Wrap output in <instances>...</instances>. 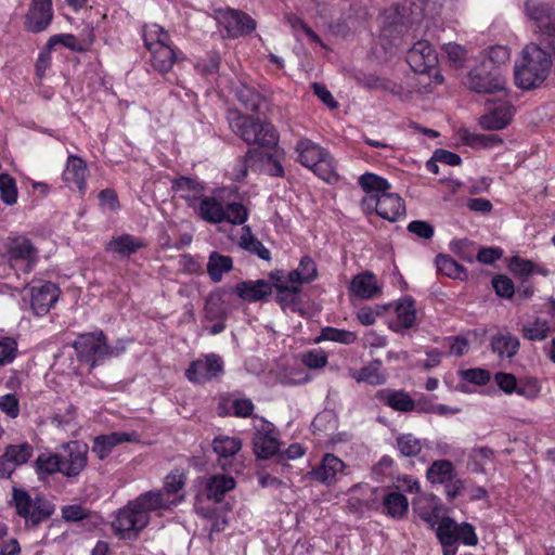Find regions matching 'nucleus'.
I'll list each match as a JSON object with an SVG mask.
<instances>
[{
	"label": "nucleus",
	"mask_w": 555,
	"mask_h": 555,
	"mask_svg": "<svg viewBox=\"0 0 555 555\" xmlns=\"http://www.w3.org/2000/svg\"><path fill=\"white\" fill-rule=\"evenodd\" d=\"M196 216L202 220L219 224L229 222L234 225L244 224L248 219V209L241 203L232 202L223 205L214 196H204L194 209Z\"/></svg>",
	"instance_id": "nucleus-2"
},
{
	"label": "nucleus",
	"mask_w": 555,
	"mask_h": 555,
	"mask_svg": "<svg viewBox=\"0 0 555 555\" xmlns=\"http://www.w3.org/2000/svg\"><path fill=\"white\" fill-rule=\"evenodd\" d=\"M0 196L7 205H13L17 201L16 182L8 173L0 175Z\"/></svg>",
	"instance_id": "nucleus-57"
},
{
	"label": "nucleus",
	"mask_w": 555,
	"mask_h": 555,
	"mask_svg": "<svg viewBox=\"0 0 555 555\" xmlns=\"http://www.w3.org/2000/svg\"><path fill=\"white\" fill-rule=\"evenodd\" d=\"M228 121L231 130L247 144L272 149L279 143L274 126L258 118L243 115L236 111L229 112Z\"/></svg>",
	"instance_id": "nucleus-1"
},
{
	"label": "nucleus",
	"mask_w": 555,
	"mask_h": 555,
	"mask_svg": "<svg viewBox=\"0 0 555 555\" xmlns=\"http://www.w3.org/2000/svg\"><path fill=\"white\" fill-rule=\"evenodd\" d=\"M358 336L354 332L348 330L336 328L332 326H326L321 330L320 335L315 339L317 343L328 340L334 343H339L343 345H351L356 343Z\"/></svg>",
	"instance_id": "nucleus-43"
},
{
	"label": "nucleus",
	"mask_w": 555,
	"mask_h": 555,
	"mask_svg": "<svg viewBox=\"0 0 555 555\" xmlns=\"http://www.w3.org/2000/svg\"><path fill=\"white\" fill-rule=\"evenodd\" d=\"M238 245L246 251L257 255L262 260H270V250L253 234L249 225L242 228Z\"/></svg>",
	"instance_id": "nucleus-36"
},
{
	"label": "nucleus",
	"mask_w": 555,
	"mask_h": 555,
	"mask_svg": "<svg viewBox=\"0 0 555 555\" xmlns=\"http://www.w3.org/2000/svg\"><path fill=\"white\" fill-rule=\"evenodd\" d=\"M466 85L476 93H498L506 89V79L501 67L492 66L491 61H480L467 74Z\"/></svg>",
	"instance_id": "nucleus-7"
},
{
	"label": "nucleus",
	"mask_w": 555,
	"mask_h": 555,
	"mask_svg": "<svg viewBox=\"0 0 555 555\" xmlns=\"http://www.w3.org/2000/svg\"><path fill=\"white\" fill-rule=\"evenodd\" d=\"M3 455L13 464L14 469L28 462L33 455V447L25 442L21 444H10L5 448Z\"/></svg>",
	"instance_id": "nucleus-49"
},
{
	"label": "nucleus",
	"mask_w": 555,
	"mask_h": 555,
	"mask_svg": "<svg viewBox=\"0 0 555 555\" xmlns=\"http://www.w3.org/2000/svg\"><path fill=\"white\" fill-rule=\"evenodd\" d=\"M56 46H63L72 51H80L81 47L79 44L78 39L72 34H57L53 35L49 38L47 42V53H41L39 56V62L43 60L50 59V51L53 50Z\"/></svg>",
	"instance_id": "nucleus-46"
},
{
	"label": "nucleus",
	"mask_w": 555,
	"mask_h": 555,
	"mask_svg": "<svg viewBox=\"0 0 555 555\" xmlns=\"http://www.w3.org/2000/svg\"><path fill=\"white\" fill-rule=\"evenodd\" d=\"M408 231L420 238L430 240L434 236V227L427 221L414 220L408 224Z\"/></svg>",
	"instance_id": "nucleus-64"
},
{
	"label": "nucleus",
	"mask_w": 555,
	"mask_h": 555,
	"mask_svg": "<svg viewBox=\"0 0 555 555\" xmlns=\"http://www.w3.org/2000/svg\"><path fill=\"white\" fill-rule=\"evenodd\" d=\"M61 455L57 453H41L36 460V470L39 476H50L61 473Z\"/></svg>",
	"instance_id": "nucleus-45"
},
{
	"label": "nucleus",
	"mask_w": 555,
	"mask_h": 555,
	"mask_svg": "<svg viewBox=\"0 0 555 555\" xmlns=\"http://www.w3.org/2000/svg\"><path fill=\"white\" fill-rule=\"evenodd\" d=\"M436 525V537L442 545V555H456L457 543L466 546L478 544L475 528L468 522L457 524L454 519L444 516Z\"/></svg>",
	"instance_id": "nucleus-3"
},
{
	"label": "nucleus",
	"mask_w": 555,
	"mask_h": 555,
	"mask_svg": "<svg viewBox=\"0 0 555 555\" xmlns=\"http://www.w3.org/2000/svg\"><path fill=\"white\" fill-rule=\"evenodd\" d=\"M150 522V517L139 511L131 500L122 508H119L112 521L114 533L120 539H133Z\"/></svg>",
	"instance_id": "nucleus-8"
},
{
	"label": "nucleus",
	"mask_w": 555,
	"mask_h": 555,
	"mask_svg": "<svg viewBox=\"0 0 555 555\" xmlns=\"http://www.w3.org/2000/svg\"><path fill=\"white\" fill-rule=\"evenodd\" d=\"M186 476L183 472L175 469L170 472L164 479V488L158 491L167 498L171 507L178 506L184 501L185 495L183 489L185 486Z\"/></svg>",
	"instance_id": "nucleus-24"
},
{
	"label": "nucleus",
	"mask_w": 555,
	"mask_h": 555,
	"mask_svg": "<svg viewBox=\"0 0 555 555\" xmlns=\"http://www.w3.org/2000/svg\"><path fill=\"white\" fill-rule=\"evenodd\" d=\"M358 183L365 192V196L379 197L380 194L389 192L390 189L386 179L371 172L360 176Z\"/></svg>",
	"instance_id": "nucleus-39"
},
{
	"label": "nucleus",
	"mask_w": 555,
	"mask_h": 555,
	"mask_svg": "<svg viewBox=\"0 0 555 555\" xmlns=\"http://www.w3.org/2000/svg\"><path fill=\"white\" fill-rule=\"evenodd\" d=\"M53 20L51 0H31L25 16L24 27L29 33L44 31Z\"/></svg>",
	"instance_id": "nucleus-16"
},
{
	"label": "nucleus",
	"mask_w": 555,
	"mask_h": 555,
	"mask_svg": "<svg viewBox=\"0 0 555 555\" xmlns=\"http://www.w3.org/2000/svg\"><path fill=\"white\" fill-rule=\"evenodd\" d=\"M234 292L241 299L256 302L271 295L272 284L264 280L242 281L235 285Z\"/></svg>",
	"instance_id": "nucleus-25"
},
{
	"label": "nucleus",
	"mask_w": 555,
	"mask_h": 555,
	"mask_svg": "<svg viewBox=\"0 0 555 555\" xmlns=\"http://www.w3.org/2000/svg\"><path fill=\"white\" fill-rule=\"evenodd\" d=\"M233 269V260L230 256L221 255L218 251H211L207 261V273L212 282L218 283L223 274Z\"/></svg>",
	"instance_id": "nucleus-34"
},
{
	"label": "nucleus",
	"mask_w": 555,
	"mask_h": 555,
	"mask_svg": "<svg viewBox=\"0 0 555 555\" xmlns=\"http://www.w3.org/2000/svg\"><path fill=\"white\" fill-rule=\"evenodd\" d=\"M138 506L139 511L144 512L145 516L150 517L152 512H167L172 507L169 501L158 490L146 491L141 493L132 500Z\"/></svg>",
	"instance_id": "nucleus-28"
},
{
	"label": "nucleus",
	"mask_w": 555,
	"mask_h": 555,
	"mask_svg": "<svg viewBox=\"0 0 555 555\" xmlns=\"http://www.w3.org/2000/svg\"><path fill=\"white\" fill-rule=\"evenodd\" d=\"M61 474L68 479H77L88 464L89 448L80 441H69L62 446Z\"/></svg>",
	"instance_id": "nucleus-10"
},
{
	"label": "nucleus",
	"mask_w": 555,
	"mask_h": 555,
	"mask_svg": "<svg viewBox=\"0 0 555 555\" xmlns=\"http://www.w3.org/2000/svg\"><path fill=\"white\" fill-rule=\"evenodd\" d=\"M78 359L90 364L91 367L103 362L104 359L112 356H119L124 351L108 346L106 337L102 331L94 333L80 334L73 344Z\"/></svg>",
	"instance_id": "nucleus-6"
},
{
	"label": "nucleus",
	"mask_w": 555,
	"mask_h": 555,
	"mask_svg": "<svg viewBox=\"0 0 555 555\" xmlns=\"http://www.w3.org/2000/svg\"><path fill=\"white\" fill-rule=\"evenodd\" d=\"M134 441H138V434L134 431H115L101 435L93 439L92 452L99 460H105L118 444Z\"/></svg>",
	"instance_id": "nucleus-19"
},
{
	"label": "nucleus",
	"mask_w": 555,
	"mask_h": 555,
	"mask_svg": "<svg viewBox=\"0 0 555 555\" xmlns=\"http://www.w3.org/2000/svg\"><path fill=\"white\" fill-rule=\"evenodd\" d=\"M86 175L87 165L85 160L78 156L70 155L63 171V180L70 189H77L82 192L86 188Z\"/></svg>",
	"instance_id": "nucleus-27"
},
{
	"label": "nucleus",
	"mask_w": 555,
	"mask_h": 555,
	"mask_svg": "<svg viewBox=\"0 0 555 555\" xmlns=\"http://www.w3.org/2000/svg\"><path fill=\"white\" fill-rule=\"evenodd\" d=\"M493 450L489 447L472 449L468 457V467L473 473H483L485 466L493 459Z\"/></svg>",
	"instance_id": "nucleus-50"
},
{
	"label": "nucleus",
	"mask_w": 555,
	"mask_h": 555,
	"mask_svg": "<svg viewBox=\"0 0 555 555\" xmlns=\"http://www.w3.org/2000/svg\"><path fill=\"white\" fill-rule=\"evenodd\" d=\"M406 61L415 73H427L438 64V54L427 40H420L408 51Z\"/></svg>",
	"instance_id": "nucleus-17"
},
{
	"label": "nucleus",
	"mask_w": 555,
	"mask_h": 555,
	"mask_svg": "<svg viewBox=\"0 0 555 555\" xmlns=\"http://www.w3.org/2000/svg\"><path fill=\"white\" fill-rule=\"evenodd\" d=\"M272 287L276 292V301L283 310L296 311L301 304V287L288 282L284 278V271H275L270 274Z\"/></svg>",
	"instance_id": "nucleus-15"
},
{
	"label": "nucleus",
	"mask_w": 555,
	"mask_h": 555,
	"mask_svg": "<svg viewBox=\"0 0 555 555\" xmlns=\"http://www.w3.org/2000/svg\"><path fill=\"white\" fill-rule=\"evenodd\" d=\"M493 288L500 297L511 298L515 288L513 281L505 275H498L492 280Z\"/></svg>",
	"instance_id": "nucleus-62"
},
{
	"label": "nucleus",
	"mask_w": 555,
	"mask_h": 555,
	"mask_svg": "<svg viewBox=\"0 0 555 555\" xmlns=\"http://www.w3.org/2000/svg\"><path fill=\"white\" fill-rule=\"evenodd\" d=\"M263 157L262 152H260L257 149H249L244 156H242L238 160L236 166L234 167V179L235 180H242L244 179L247 173L248 169L253 168V166L261 160Z\"/></svg>",
	"instance_id": "nucleus-52"
},
{
	"label": "nucleus",
	"mask_w": 555,
	"mask_h": 555,
	"mask_svg": "<svg viewBox=\"0 0 555 555\" xmlns=\"http://www.w3.org/2000/svg\"><path fill=\"white\" fill-rule=\"evenodd\" d=\"M396 314L398 326L402 328L412 327L416 319L414 300L410 297L399 300L396 307Z\"/></svg>",
	"instance_id": "nucleus-44"
},
{
	"label": "nucleus",
	"mask_w": 555,
	"mask_h": 555,
	"mask_svg": "<svg viewBox=\"0 0 555 555\" xmlns=\"http://www.w3.org/2000/svg\"><path fill=\"white\" fill-rule=\"evenodd\" d=\"M173 192L184 199L189 207L195 209L198 202L205 196L204 186L195 179L189 177H180L172 181Z\"/></svg>",
	"instance_id": "nucleus-23"
},
{
	"label": "nucleus",
	"mask_w": 555,
	"mask_h": 555,
	"mask_svg": "<svg viewBox=\"0 0 555 555\" xmlns=\"http://www.w3.org/2000/svg\"><path fill=\"white\" fill-rule=\"evenodd\" d=\"M0 410L10 418H16L20 415V400L14 393L0 396Z\"/></svg>",
	"instance_id": "nucleus-61"
},
{
	"label": "nucleus",
	"mask_w": 555,
	"mask_h": 555,
	"mask_svg": "<svg viewBox=\"0 0 555 555\" xmlns=\"http://www.w3.org/2000/svg\"><path fill=\"white\" fill-rule=\"evenodd\" d=\"M9 254L12 259H22L27 261V269L31 270L34 263L37 261L38 250L30 240L17 237L12 242Z\"/></svg>",
	"instance_id": "nucleus-33"
},
{
	"label": "nucleus",
	"mask_w": 555,
	"mask_h": 555,
	"mask_svg": "<svg viewBox=\"0 0 555 555\" xmlns=\"http://www.w3.org/2000/svg\"><path fill=\"white\" fill-rule=\"evenodd\" d=\"M375 398L397 412L406 413L416 409L414 399L404 390L384 388L376 392Z\"/></svg>",
	"instance_id": "nucleus-21"
},
{
	"label": "nucleus",
	"mask_w": 555,
	"mask_h": 555,
	"mask_svg": "<svg viewBox=\"0 0 555 555\" xmlns=\"http://www.w3.org/2000/svg\"><path fill=\"white\" fill-rule=\"evenodd\" d=\"M454 475V466L448 460L434 461L426 473V477L431 483L442 485L449 481Z\"/></svg>",
	"instance_id": "nucleus-42"
},
{
	"label": "nucleus",
	"mask_w": 555,
	"mask_h": 555,
	"mask_svg": "<svg viewBox=\"0 0 555 555\" xmlns=\"http://www.w3.org/2000/svg\"><path fill=\"white\" fill-rule=\"evenodd\" d=\"M61 291L52 282L33 283L29 287L30 308L35 315L43 317L59 300Z\"/></svg>",
	"instance_id": "nucleus-14"
},
{
	"label": "nucleus",
	"mask_w": 555,
	"mask_h": 555,
	"mask_svg": "<svg viewBox=\"0 0 555 555\" xmlns=\"http://www.w3.org/2000/svg\"><path fill=\"white\" fill-rule=\"evenodd\" d=\"M437 271L453 280H465L467 278L466 269L448 255H438L435 259Z\"/></svg>",
	"instance_id": "nucleus-40"
},
{
	"label": "nucleus",
	"mask_w": 555,
	"mask_h": 555,
	"mask_svg": "<svg viewBox=\"0 0 555 555\" xmlns=\"http://www.w3.org/2000/svg\"><path fill=\"white\" fill-rule=\"evenodd\" d=\"M11 504L26 525L31 527H37L54 513V505L46 498L41 495L31 498L28 491L16 487L12 489Z\"/></svg>",
	"instance_id": "nucleus-5"
},
{
	"label": "nucleus",
	"mask_w": 555,
	"mask_h": 555,
	"mask_svg": "<svg viewBox=\"0 0 555 555\" xmlns=\"http://www.w3.org/2000/svg\"><path fill=\"white\" fill-rule=\"evenodd\" d=\"M144 246L142 240L130 234H122L113 237L106 243V250L118 254L122 257H129Z\"/></svg>",
	"instance_id": "nucleus-32"
},
{
	"label": "nucleus",
	"mask_w": 555,
	"mask_h": 555,
	"mask_svg": "<svg viewBox=\"0 0 555 555\" xmlns=\"http://www.w3.org/2000/svg\"><path fill=\"white\" fill-rule=\"evenodd\" d=\"M350 291L360 299H372L382 293V285L372 272L365 271L352 279Z\"/></svg>",
	"instance_id": "nucleus-26"
},
{
	"label": "nucleus",
	"mask_w": 555,
	"mask_h": 555,
	"mask_svg": "<svg viewBox=\"0 0 555 555\" xmlns=\"http://www.w3.org/2000/svg\"><path fill=\"white\" fill-rule=\"evenodd\" d=\"M462 377L468 383L483 386L491 379V374L485 369H468L462 372Z\"/></svg>",
	"instance_id": "nucleus-63"
},
{
	"label": "nucleus",
	"mask_w": 555,
	"mask_h": 555,
	"mask_svg": "<svg viewBox=\"0 0 555 555\" xmlns=\"http://www.w3.org/2000/svg\"><path fill=\"white\" fill-rule=\"evenodd\" d=\"M328 362L327 354L322 349H314L302 356V363L312 370L324 367Z\"/></svg>",
	"instance_id": "nucleus-59"
},
{
	"label": "nucleus",
	"mask_w": 555,
	"mask_h": 555,
	"mask_svg": "<svg viewBox=\"0 0 555 555\" xmlns=\"http://www.w3.org/2000/svg\"><path fill=\"white\" fill-rule=\"evenodd\" d=\"M541 391V385L534 377L526 378L517 383L516 393L527 399H535Z\"/></svg>",
	"instance_id": "nucleus-58"
},
{
	"label": "nucleus",
	"mask_w": 555,
	"mask_h": 555,
	"mask_svg": "<svg viewBox=\"0 0 555 555\" xmlns=\"http://www.w3.org/2000/svg\"><path fill=\"white\" fill-rule=\"evenodd\" d=\"M408 509L409 501L400 492H390L383 498V513L391 518H403Z\"/></svg>",
	"instance_id": "nucleus-35"
},
{
	"label": "nucleus",
	"mask_w": 555,
	"mask_h": 555,
	"mask_svg": "<svg viewBox=\"0 0 555 555\" xmlns=\"http://www.w3.org/2000/svg\"><path fill=\"white\" fill-rule=\"evenodd\" d=\"M345 468L346 464L339 457L332 453H326L322 457L320 465L312 469L311 476L314 480L331 486L336 482L337 476L343 474Z\"/></svg>",
	"instance_id": "nucleus-20"
},
{
	"label": "nucleus",
	"mask_w": 555,
	"mask_h": 555,
	"mask_svg": "<svg viewBox=\"0 0 555 555\" xmlns=\"http://www.w3.org/2000/svg\"><path fill=\"white\" fill-rule=\"evenodd\" d=\"M364 211H376L378 216L388 221L395 222L405 216L403 199L396 193L387 192L379 197L364 196L361 201Z\"/></svg>",
	"instance_id": "nucleus-9"
},
{
	"label": "nucleus",
	"mask_w": 555,
	"mask_h": 555,
	"mask_svg": "<svg viewBox=\"0 0 555 555\" xmlns=\"http://www.w3.org/2000/svg\"><path fill=\"white\" fill-rule=\"evenodd\" d=\"M463 139L473 147H493L503 143L498 134H479L468 131L464 132Z\"/></svg>",
	"instance_id": "nucleus-55"
},
{
	"label": "nucleus",
	"mask_w": 555,
	"mask_h": 555,
	"mask_svg": "<svg viewBox=\"0 0 555 555\" xmlns=\"http://www.w3.org/2000/svg\"><path fill=\"white\" fill-rule=\"evenodd\" d=\"M255 435L253 438V450L258 459H271L280 452L279 431L275 426L260 418L254 425Z\"/></svg>",
	"instance_id": "nucleus-11"
},
{
	"label": "nucleus",
	"mask_w": 555,
	"mask_h": 555,
	"mask_svg": "<svg viewBox=\"0 0 555 555\" xmlns=\"http://www.w3.org/2000/svg\"><path fill=\"white\" fill-rule=\"evenodd\" d=\"M62 517L65 521H80L83 519H91L94 527L101 524L100 517L93 515L89 509L80 504L65 505L61 509Z\"/></svg>",
	"instance_id": "nucleus-47"
},
{
	"label": "nucleus",
	"mask_w": 555,
	"mask_h": 555,
	"mask_svg": "<svg viewBox=\"0 0 555 555\" xmlns=\"http://www.w3.org/2000/svg\"><path fill=\"white\" fill-rule=\"evenodd\" d=\"M508 269L512 273L521 278L529 276L533 273L545 274V272L538 270V267L531 260L524 259L519 256H513L509 259Z\"/></svg>",
	"instance_id": "nucleus-56"
},
{
	"label": "nucleus",
	"mask_w": 555,
	"mask_h": 555,
	"mask_svg": "<svg viewBox=\"0 0 555 555\" xmlns=\"http://www.w3.org/2000/svg\"><path fill=\"white\" fill-rule=\"evenodd\" d=\"M237 99L250 112H258L263 103V96L255 89L243 85L237 90Z\"/></svg>",
	"instance_id": "nucleus-53"
},
{
	"label": "nucleus",
	"mask_w": 555,
	"mask_h": 555,
	"mask_svg": "<svg viewBox=\"0 0 555 555\" xmlns=\"http://www.w3.org/2000/svg\"><path fill=\"white\" fill-rule=\"evenodd\" d=\"M396 448L401 455L412 457L421 453L423 443L412 434H402L396 438Z\"/></svg>",
	"instance_id": "nucleus-51"
},
{
	"label": "nucleus",
	"mask_w": 555,
	"mask_h": 555,
	"mask_svg": "<svg viewBox=\"0 0 555 555\" xmlns=\"http://www.w3.org/2000/svg\"><path fill=\"white\" fill-rule=\"evenodd\" d=\"M409 8L404 4H397L384 12L382 39H400L416 22L415 17L408 15Z\"/></svg>",
	"instance_id": "nucleus-13"
},
{
	"label": "nucleus",
	"mask_w": 555,
	"mask_h": 555,
	"mask_svg": "<svg viewBox=\"0 0 555 555\" xmlns=\"http://www.w3.org/2000/svg\"><path fill=\"white\" fill-rule=\"evenodd\" d=\"M382 365V361L375 359L360 370H350L349 375L357 383H367L372 386L383 385L386 382V376L380 372Z\"/></svg>",
	"instance_id": "nucleus-31"
},
{
	"label": "nucleus",
	"mask_w": 555,
	"mask_h": 555,
	"mask_svg": "<svg viewBox=\"0 0 555 555\" xmlns=\"http://www.w3.org/2000/svg\"><path fill=\"white\" fill-rule=\"evenodd\" d=\"M235 487V481L232 477L220 475L211 477L206 486L207 496L215 502L223 500L224 494Z\"/></svg>",
	"instance_id": "nucleus-41"
},
{
	"label": "nucleus",
	"mask_w": 555,
	"mask_h": 555,
	"mask_svg": "<svg viewBox=\"0 0 555 555\" xmlns=\"http://www.w3.org/2000/svg\"><path fill=\"white\" fill-rule=\"evenodd\" d=\"M514 115V107L507 102L490 104L486 113L479 118V125L485 130L504 129Z\"/></svg>",
	"instance_id": "nucleus-18"
},
{
	"label": "nucleus",
	"mask_w": 555,
	"mask_h": 555,
	"mask_svg": "<svg viewBox=\"0 0 555 555\" xmlns=\"http://www.w3.org/2000/svg\"><path fill=\"white\" fill-rule=\"evenodd\" d=\"M319 272L315 261L310 256H304L296 269L285 272L284 278L291 283H295L300 287L309 284L318 279Z\"/></svg>",
	"instance_id": "nucleus-29"
},
{
	"label": "nucleus",
	"mask_w": 555,
	"mask_h": 555,
	"mask_svg": "<svg viewBox=\"0 0 555 555\" xmlns=\"http://www.w3.org/2000/svg\"><path fill=\"white\" fill-rule=\"evenodd\" d=\"M150 52L152 66L163 74L168 73L173 64L182 57V53L173 48L172 42L160 46Z\"/></svg>",
	"instance_id": "nucleus-30"
},
{
	"label": "nucleus",
	"mask_w": 555,
	"mask_h": 555,
	"mask_svg": "<svg viewBox=\"0 0 555 555\" xmlns=\"http://www.w3.org/2000/svg\"><path fill=\"white\" fill-rule=\"evenodd\" d=\"M491 348L501 359L513 358L518 352L519 340L509 333L498 334L491 339Z\"/></svg>",
	"instance_id": "nucleus-37"
},
{
	"label": "nucleus",
	"mask_w": 555,
	"mask_h": 555,
	"mask_svg": "<svg viewBox=\"0 0 555 555\" xmlns=\"http://www.w3.org/2000/svg\"><path fill=\"white\" fill-rule=\"evenodd\" d=\"M298 162L311 169L319 178L326 182L336 179L333 158L326 150L310 139H300L295 146Z\"/></svg>",
	"instance_id": "nucleus-4"
},
{
	"label": "nucleus",
	"mask_w": 555,
	"mask_h": 555,
	"mask_svg": "<svg viewBox=\"0 0 555 555\" xmlns=\"http://www.w3.org/2000/svg\"><path fill=\"white\" fill-rule=\"evenodd\" d=\"M142 37L144 44L149 51H152L160 46L171 42L170 36L167 30L158 24H145L142 28Z\"/></svg>",
	"instance_id": "nucleus-38"
},
{
	"label": "nucleus",
	"mask_w": 555,
	"mask_h": 555,
	"mask_svg": "<svg viewBox=\"0 0 555 555\" xmlns=\"http://www.w3.org/2000/svg\"><path fill=\"white\" fill-rule=\"evenodd\" d=\"M223 369L222 358L216 353H208L192 361L185 370V376L191 383L204 384L220 376Z\"/></svg>",
	"instance_id": "nucleus-12"
},
{
	"label": "nucleus",
	"mask_w": 555,
	"mask_h": 555,
	"mask_svg": "<svg viewBox=\"0 0 555 555\" xmlns=\"http://www.w3.org/2000/svg\"><path fill=\"white\" fill-rule=\"evenodd\" d=\"M550 333L548 322L537 319L522 326L524 337L529 340H544Z\"/></svg>",
	"instance_id": "nucleus-54"
},
{
	"label": "nucleus",
	"mask_w": 555,
	"mask_h": 555,
	"mask_svg": "<svg viewBox=\"0 0 555 555\" xmlns=\"http://www.w3.org/2000/svg\"><path fill=\"white\" fill-rule=\"evenodd\" d=\"M17 351V343L12 337L0 338V365L11 363Z\"/></svg>",
	"instance_id": "nucleus-60"
},
{
	"label": "nucleus",
	"mask_w": 555,
	"mask_h": 555,
	"mask_svg": "<svg viewBox=\"0 0 555 555\" xmlns=\"http://www.w3.org/2000/svg\"><path fill=\"white\" fill-rule=\"evenodd\" d=\"M223 25L230 38L245 36L256 28L255 20L236 10H230L224 14Z\"/></svg>",
	"instance_id": "nucleus-22"
},
{
	"label": "nucleus",
	"mask_w": 555,
	"mask_h": 555,
	"mask_svg": "<svg viewBox=\"0 0 555 555\" xmlns=\"http://www.w3.org/2000/svg\"><path fill=\"white\" fill-rule=\"evenodd\" d=\"M241 448L242 441L236 437L219 436L212 441L214 451L223 459L235 455Z\"/></svg>",
	"instance_id": "nucleus-48"
}]
</instances>
